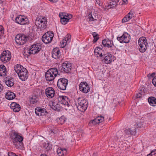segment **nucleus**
I'll return each instance as SVG.
<instances>
[{
    "mask_svg": "<svg viewBox=\"0 0 156 156\" xmlns=\"http://www.w3.org/2000/svg\"><path fill=\"white\" fill-rule=\"evenodd\" d=\"M5 83L7 86L9 87H12L14 84L13 80L12 78H6L5 80Z\"/></svg>",
    "mask_w": 156,
    "mask_h": 156,
    "instance_id": "32",
    "label": "nucleus"
},
{
    "mask_svg": "<svg viewBox=\"0 0 156 156\" xmlns=\"http://www.w3.org/2000/svg\"><path fill=\"white\" fill-rule=\"evenodd\" d=\"M51 108L53 110L57 111H59L62 109L61 107L59 104L55 102L53 103Z\"/></svg>",
    "mask_w": 156,
    "mask_h": 156,
    "instance_id": "33",
    "label": "nucleus"
},
{
    "mask_svg": "<svg viewBox=\"0 0 156 156\" xmlns=\"http://www.w3.org/2000/svg\"><path fill=\"white\" fill-rule=\"evenodd\" d=\"M92 35L94 37H99L98 35L96 32H94L92 33Z\"/></svg>",
    "mask_w": 156,
    "mask_h": 156,
    "instance_id": "47",
    "label": "nucleus"
},
{
    "mask_svg": "<svg viewBox=\"0 0 156 156\" xmlns=\"http://www.w3.org/2000/svg\"><path fill=\"white\" fill-rule=\"evenodd\" d=\"M23 68H24L21 65L19 64L16 65L14 67V70L15 72L18 74L21 71Z\"/></svg>",
    "mask_w": 156,
    "mask_h": 156,
    "instance_id": "34",
    "label": "nucleus"
},
{
    "mask_svg": "<svg viewBox=\"0 0 156 156\" xmlns=\"http://www.w3.org/2000/svg\"><path fill=\"white\" fill-rule=\"evenodd\" d=\"M41 49V46L39 44H34L31 45L28 53L29 54H35L39 52Z\"/></svg>",
    "mask_w": 156,
    "mask_h": 156,
    "instance_id": "13",
    "label": "nucleus"
},
{
    "mask_svg": "<svg viewBox=\"0 0 156 156\" xmlns=\"http://www.w3.org/2000/svg\"><path fill=\"white\" fill-rule=\"evenodd\" d=\"M102 51L101 48L99 47L96 48L94 50V55L97 57H102Z\"/></svg>",
    "mask_w": 156,
    "mask_h": 156,
    "instance_id": "26",
    "label": "nucleus"
},
{
    "mask_svg": "<svg viewBox=\"0 0 156 156\" xmlns=\"http://www.w3.org/2000/svg\"><path fill=\"white\" fill-rule=\"evenodd\" d=\"M40 156H48L46 154H44L41 155Z\"/></svg>",
    "mask_w": 156,
    "mask_h": 156,
    "instance_id": "56",
    "label": "nucleus"
},
{
    "mask_svg": "<svg viewBox=\"0 0 156 156\" xmlns=\"http://www.w3.org/2000/svg\"><path fill=\"white\" fill-rule=\"evenodd\" d=\"M3 89V86L0 83V92H1L2 90Z\"/></svg>",
    "mask_w": 156,
    "mask_h": 156,
    "instance_id": "50",
    "label": "nucleus"
},
{
    "mask_svg": "<svg viewBox=\"0 0 156 156\" xmlns=\"http://www.w3.org/2000/svg\"><path fill=\"white\" fill-rule=\"evenodd\" d=\"M149 75H148V77L149 76Z\"/></svg>",
    "mask_w": 156,
    "mask_h": 156,
    "instance_id": "63",
    "label": "nucleus"
},
{
    "mask_svg": "<svg viewBox=\"0 0 156 156\" xmlns=\"http://www.w3.org/2000/svg\"><path fill=\"white\" fill-rule=\"evenodd\" d=\"M60 21L62 24L65 25L69 21L68 19L64 17V18L62 19Z\"/></svg>",
    "mask_w": 156,
    "mask_h": 156,
    "instance_id": "38",
    "label": "nucleus"
},
{
    "mask_svg": "<svg viewBox=\"0 0 156 156\" xmlns=\"http://www.w3.org/2000/svg\"><path fill=\"white\" fill-rule=\"evenodd\" d=\"M59 17L60 18L61 20L65 17L66 13L63 12H60L59 14Z\"/></svg>",
    "mask_w": 156,
    "mask_h": 156,
    "instance_id": "40",
    "label": "nucleus"
},
{
    "mask_svg": "<svg viewBox=\"0 0 156 156\" xmlns=\"http://www.w3.org/2000/svg\"><path fill=\"white\" fill-rule=\"evenodd\" d=\"M13 145L17 148L22 149L23 147V137L18 133L13 132L11 135Z\"/></svg>",
    "mask_w": 156,
    "mask_h": 156,
    "instance_id": "1",
    "label": "nucleus"
},
{
    "mask_svg": "<svg viewBox=\"0 0 156 156\" xmlns=\"http://www.w3.org/2000/svg\"><path fill=\"white\" fill-rule=\"evenodd\" d=\"M65 18L68 19V21H69V20L72 18V16L71 14H68L66 13Z\"/></svg>",
    "mask_w": 156,
    "mask_h": 156,
    "instance_id": "42",
    "label": "nucleus"
},
{
    "mask_svg": "<svg viewBox=\"0 0 156 156\" xmlns=\"http://www.w3.org/2000/svg\"><path fill=\"white\" fill-rule=\"evenodd\" d=\"M76 106L78 109L82 112H85L88 107V102L87 100L83 97L77 98Z\"/></svg>",
    "mask_w": 156,
    "mask_h": 156,
    "instance_id": "2",
    "label": "nucleus"
},
{
    "mask_svg": "<svg viewBox=\"0 0 156 156\" xmlns=\"http://www.w3.org/2000/svg\"><path fill=\"white\" fill-rule=\"evenodd\" d=\"M65 121V120H63V122H64Z\"/></svg>",
    "mask_w": 156,
    "mask_h": 156,
    "instance_id": "61",
    "label": "nucleus"
},
{
    "mask_svg": "<svg viewBox=\"0 0 156 156\" xmlns=\"http://www.w3.org/2000/svg\"><path fill=\"white\" fill-rule=\"evenodd\" d=\"M136 130L135 127L132 126L130 128H127L124 130L125 134L128 136L135 135L136 133Z\"/></svg>",
    "mask_w": 156,
    "mask_h": 156,
    "instance_id": "19",
    "label": "nucleus"
},
{
    "mask_svg": "<svg viewBox=\"0 0 156 156\" xmlns=\"http://www.w3.org/2000/svg\"><path fill=\"white\" fill-rule=\"evenodd\" d=\"M142 123L141 122H138L137 123H136V124H135L133 126V127H135V129L136 130V129L137 128H141L143 127L142 126Z\"/></svg>",
    "mask_w": 156,
    "mask_h": 156,
    "instance_id": "37",
    "label": "nucleus"
},
{
    "mask_svg": "<svg viewBox=\"0 0 156 156\" xmlns=\"http://www.w3.org/2000/svg\"><path fill=\"white\" fill-rule=\"evenodd\" d=\"M57 152L59 156H63L64 155L66 154L67 151L65 148L62 149L60 147L58 148Z\"/></svg>",
    "mask_w": 156,
    "mask_h": 156,
    "instance_id": "28",
    "label": "nucleus"
},
{
    "mask_svg": "<svg viewBox=\"0 0 156 156\" xmlns=\"http://www.w3.org/2000/svg\"><path fill=\"white\" fill-rule=\"evenodd\" d=\"M35 113L38 116H41L45 115L47 113V111L45 109L41 107H37L35 109Z\"/></svg>",
    "mask_w": 156,
    "mask_h": 156,
    "instance_id": "20",
    "label": "nucleus"
},
{
    "mask_svg": "<svg viewBox=\"0 0 156 156\" xmlns=\"http://www.w3.org/2000/svg\"><path fill=\"white\" fill-rule=\"evenodd\" d=\"M92 156H97V153H94L92 155Z\"/></svg>",
    "mask_w": 156,
    "mask_h": 156,
    "instance_id": "55",
    "label": "nucleus"
},
{
    "mask_svg": "<svg viewBox=\"0 0 156 156\" xmlns=\"http://www.w3.org/2000/svg\"><path fill=\"white\" fill-rule=\"evenodd\" d=\"M139 50L140 52H145L147 48L148 43L147 40L145 37H140L138 40Z\"/></svg>",
    "mask_w": 156,
    "mask_h": 156,
    "instance_id": "5",
    "label": "nucleus"
},
{
    "mask_svg": "<svg viewBox=\"0 0 156 156\" xmlns=\"http://www.w3.org/2000/svg\"><path fill=\"white\" fill-rule=\"evenodd\" d=\"M4 31L3 27L0 25V36L4 34Z\"/></svg>",
    "mask_w": 156,
    "mask_h": 156,
    "instance_id": "43",
    "label": "nucleus"
},
{
    "mask_svg": "<svg viewBox=\"0 0 156 156\" xmlns=\"http://www.w3.org/2000/svg\"><path fill=\"white\" fill-rule=\"evenodd\" d=\"M0 4L2 5H5L6 4L5 0H0Z\"/></svg>",
    "mask_w": 156,
    "mask_h": 156,
    "instance_id": "46",
    "label": "nucleus"
},
{
    "mask_svg": "<svg viewBox=\"0 0 156 156\" xmlns=\"http://www.w3.org/2000/svg\"><path fill=\"white\" fill-rule=\"evenodd\" d=\"M117 40L121 43H128L129 42L130 39V35L127 33L125 32L122 36L120 37H118Z\"/></svg>",
    "mask_w": 156,
    "mask_h": 156,
    "instance_id": "10",
    "label": "nucleus"
},
{
    "mask_svg": "<svg viewBox=\"0 0 156 156\" xmlns=\"http://www.w3.org/2000/svg\"><path fill=\"white\" fill-rule=\"evenodd\" d=\"M54 35L53 32L48 31L42 36V40L45 44L50 43L52 41Z\"/></svg>",
    "mask_w": 156,
    "mask_h": 156,
    "instance_id": "7",
    "label": "nucleus"
},
{
    "mask_svg": "<svg viewBox=\"0 0 156 156\" xmlns=\"http://www.w3.org/2000/svg\"><path fill=\"white\" fill-rule=\"evenodd\" d=\"M89 20L90 21H94V20H97L94 19V18L92 17V16L91 15H90V16H89Z\"/></svg>",
    "mask_w": 156,
    "mask_h": 156,
    "instance_id": "48",
    "label": "nucleus"
},
{
    "mask_svg": "<svg viewBox=\"0 0 156 156\" xmlns=\"http://www.w3.org/2000/svg\"><path fill=\"white\" fill-rule=\"evenodd\" d=\"M62 43H63V45H64L63 47L64 46L66 45V43H65V42H64H64H62Z\"/></svg>",
    "mask_w": 156,
    "mask_h": 156,
    "instance_id": "59",
    "label": "nucleus"
},
{
    "mask_svg": "<svg viewBox=\"0 0 156 156\" xmlns=\"http://www.w3.org/2000/svg\"><path fill=\"white\" fill-rule=\"evenodd\" d=\"M95 3H97L98 4L99 6L101 5L100 1L99 0H96V1Z\"/></svg>",
    "mask_w": 156,
    "mask_h": 156,
    "instance_id": "51",
    "label": "nucleus"
},
{
    "mask_svg": "<svg viewBox=\"0 0 156 156\" xmlns=\"http://www.w3.org/2000/svg\"><path fill=\"white\" fill-rule=\"evenodd\" d=\"M104 58L102 60L107 64H109L112 61V56L111 54L109 53L104 55Z\"/></svg>",
    "mask_w": 156,
    "mask_h": 156,
    "instance_id": "21",
    "label": "nucleus"
},
{
    "mask_svg": "<svg viewBox=\"0 0 156 156\" xmlns=\"http://www.w3.org/2000/svg\"><path fill=\"white\" fill-rule=\"evenodd\" d=\"M155 73H152L150 75V76H151L152 77H153L155 76Z\"/></svg>",
    "mask_w": 156,
    "mask_h": 156,
    "instance_id": "53",
    "label": "nucleus"
},
{
    "mask_svg": "<svg viewBox=\"0 0 156 156\" xmlns=\"http://www.w3.org/2000/svg\"><path fill=\"white\" fill-rule=\"evenodd\" d=\"M61 55V53L59 48H56L53 49L52 52V56L53 58L56 59H58Z\"/></svg>",
    "mask_w": 156,
    "mask_h": 156,
    "instance_id": "22",
    "label": "nucleus"
},
{
    "mask_svg": "<svg viewBox=\"0 0 156 156\" xmlns=\"http://www.w3.org/2000/svg\"><path fill=\"white\" fill-rule=\"evenodd\" d=\"M104 118L103 116L97 117L95 119L91 120L89 122V124L92 126L100 123L104 120Z\"/></svg>",
    "mask_w": 156,
    "mask_h": 156,
    "instance_id": "18",
    "label": "nucleus"
},
{
    "mask_svg": "<svg viewBox=\"0 0 156 156\" xmlns=\"http://www.w3.org/2000/svg\"><path fill=\"white\" fill-rule=\"evenodd\" d=\"M141 90H140L139 93L136 94V97L137 98H140L142 96V94H141Z\"/></svg>",
    "mask_w": 156,
    "mask_h": 156,
    "instance_id": "44",
    "label": "nucleus"
},
{
    "mask_svg": "<svg viewBox=\"0 0 156 156\" xmlns=\"http://www.w3.org/2000/svg\"><path fill=\"white\" fill-rule=\"evenodd\" d=\"M30 101L31 103L34 104L37 103L38 101V97L37 95H34L29 98Z\"/></svg>",
    "mask_w": 156,
    "mask_h": 156,
    "instance_id": "30",
    "label": "nucleus"
},
{
    "mask_svg": "<svg viewBox=\"0 0 156 156\" xmlns=\"http://www.w3.org/2000/svg\"><path fill=\"white\" fill-rule=\"evenodd\" d=\"M58 100L59 102L61 104L66 106L67 107H69V98L65 96H59L58 98Z\"/></svg>",
    "mask_w": 156,
    "mask_h": 156,
    "instance_id": "12",
    "label": "nucleus"
},
{
    "mask_svg": "<svg viewBox=\"0 0 156 156\" xmlns=\"http://www.w3.org/2000/svg\"><path fill=\"white\" fill-rule=\"evenodd\" d=\"M16 22L18 24L24 25L29 22L27 18L23 15H20L15 18Z\"/></svg>",
    "mask_w": 156,
    "mask_h": 156,
    "instance_id": "11",
    "label": "nucleus"
},
{
    "mask_svg": "<svg viewBox=\"0 0 156 156\" xmlns=\"http://www.w3.org/2000/svg\"><path fill=\"white\" fill-rule=\"evenodd\" d=\"M68 84V80L65 78H61L58 80L57 86L58 88L62 90H65Z\"/></svg>",
    "mask_w": 156,
    "mask_h": 156,
    "instance_id": "8",
    "label": "nucleus"
},
{
    "mask_svg": "<svg viewBox=\"0 0 156 156\" xmlns=\"http://www.w3.org/2000/svg\"><path fill=\"white\" fill-rule=\"evenodd\" d=\"M133 17H134L133 12L131 11L122 20V23H124L127 22Z\"/></svg>",
    "mask_w": 156,
    "mask_h": 156,
    "instance_id": "24",
    "label": "nucleus"
},
{
    "mask_svg": "<svg viewBox=\"0 0 156 156\" xmlns=\"http://www.w3.org/2000/svg\"><path fill=\"white\" fill-rule=\"evenodd\" d=\"M58 1V0H51V2H52L55 3L57 2Z\"/></svg>",
    "mask_w": 156,
    "mask_h": 156,
    "instance_id": "54",
    "label": "nucleus"
},
{
    "mask_svg": "<svg viewBox=\"0 0 156 156\" xmlns=\"http://www.w3.org/2000/svg\"><path fill=\"white\" fill-rule=\"evenodd\" d=\"M28 39V37L26 35L20 34L16 36L15 41L18 45H22L25 43Z\"/></svg>",
    "mask_w": 156,
    "mask_h": 156,
    "instance_id": "6",
    "label": "nucleus"
},
{
    "mask_svg": "<svg viewBox=\"0 0 156 156\" xmlns=\"http://www.w3.org/2000/svg\"><path fill=\"white\" fill-rule=\"evenodd\" d=\"M11 53L9 51H4L0 56L1 61L4 63H6L9 61L11 58Z\"/></svg>",
    "mask_w": 156,
    "mask_h": 156,
    "instance_id": "9",
    "label": "nucleus"
},
{
    "mask_svg": "<svg viewBox=\"0 0 156 156\" xmlns=\"http://www.w3.org/2000/svg\"><path fill=\"white\" fill-rule=\"evenodd\" d=\"M13 154V156H18L16 155L15 153H13V154Z\"/></svg>",
    "mask_w": 156,
    "mask_h": 156,
    "instance_id": "58",
    "label": "nucleus"
},
{
    "mask_svg": "<svg viewBox=\"0 0 156 156\" xmlns=\"http://www.w3.org/2000/svg\"><path fill=\"white\" fill-rule=\"evenodd\" d=\"M152 83L154 86L156 87V76L153 78L152 80Z\"/></svg>",
    "mask_w": 156,
    "mask_h": 156,
    "instance_id": "45",
    "label": "nucleus"
},
{
    "mask_svg": "<svg viewBox=\"0 0 156 156\" xmlns=\"http://www.w3.org/2000/svg\"><path fill=\"white\" fill-rule=\"evenodd\" d=\"M99 37H94V39L93 40V42L94 43L96 42L99 39Z\"/></svg>",
    "mask_w": 156,
    "mask_h": 156,
    "instance_id": "49",
    "label": "nucleus"
},
{
    "mask_svg": "<svg viewBox=\"0 0 156 156\" xmlns=\"http://www.w3.org/2000/svg\"><path fill=\"white\" fill-rule=\"evenodd\" d=\"M10 108L15 112H18L20 109V106L16 102H12L11 104Z\"/></svg>",
    "mask_w": 156,
    "mask_h": 156,
    "instance_id": "25",
    "label": "nucleus"
},
{
    "mask_svg": "<svg viewBox=\"0 0 156 156\" xmlns=\"http://www.w3.org/2000/svg\"><path fill=\"white\" fill-rule=\"evenodd\" d=\"M148 101L150 105L153 106H156V99L153 97H151L148 98Z\"/></svg>",
    "mask_w": 156,
    "mask_h": 156,
    "instance_id": "31",
    "label": "nucleus"
},
{
    "mask_svg": "<svg viewBox=\"0 0 156 156\" xmlns=\"http://www.w3.org/2000/svg\"><path fill=\"white\" fill-rule=\"evenodd\" d=\"M44 147L46 148H47V147H46L45 146H44Z\"/></svg>",
    "mask_w": 156,
    "mask_h": 156,
    "instance_id": "60",
    "label": "nucleus"
},
{
    "mask_svg": "<svg viewBox=\"0 0 156 156\" xmlns=\"http://www.w3.org/2000/svg\"><path fill=\"white\" fill-rule=\"evenodd\" d=\"M62 119V117L60 118V119Z\"/></svg>",
    "mask_w": 156,
    "mask_h": 156,
    "instance_id": "62",
    "label": "nucleus"
},
{
    "mask_svg": "<svg viewBox=\"0 0 156 156\" xmlns=\"http://www.w3.org/2000/svg\"><path fill=\"white\" fill-rule=\"evenodd\" d=\"M61 67V69H60V67L59 68L60 70H61L62 72L67 73L70 71L71 68V65L70 63L66 62L62 64Z\"/></svg>",
    "mask_w": 156,
    "mask_h": 156,
    "instance_id": "15",
    "label": "nucleus"
},
{
    "mask_svg": "<svg viewBox=\"0 0 156 156\" xmlns=\"http://www.w3.org/2000/svg\"><path fill=\"white\" fill-rule=\"evenodd\" d=\"M58 129L56 128H55L54 126L51 127L48 129V131L50 133H53L54 134H56L57 132Z\"/></svg>",
    "mask_w": 156,
    "mask_h": 156,
    "instance_id": "35",
    "label": "nucleus"
},
{
    "mask_svg": "<svg viewBox=\"0 0 156 156\" xmlns=\"http://www.w3.org/2000/svg\"><path fill=\"white\" fill-rule=\"evenodd\" d=\"M65 41H69V40L71 38V35L69 34H68L66 35L65 37Z\"/></svg>",
    "mask_w": 156,
    "mask_h": 156,
    "instance_id": "41",
    "label": "nucleus"
},
{
    "mask_svg": "<svg viewBox=\"0 0 156 156\" xmlns=\"http://www.w3.org/2000/svg\"><path fill=\"white\" fill-rule=\"evenodd\" d=\"M147 156H156V150H154L150 154H148Z\"/></svg>",
    "mask_w": 156,
    "mask_h": 156,
    "instance_id": "39",
    "label": "nucleus"
},
{
    "mask_svg": "<svg viewBox=\"0 0 156 156\" xmlns=\"http://www.w3.org/2000/svg\"><path fill=\"white\" fill-rule=\"evenodd\" d=\"M13 152H9L8 153V156H13Z\"/></svg>",
    "mask_w": 156,
    "mask_h": 156,
    "instance_id": "52",
    "label": "nucleus"
},
{
    "mask_svg": "<svg viewBox=\"0 0 156 156\" xmlns=\"http://www.w3.org/2000/svg\"><path fill=\"white\" fill-rule=\"evenodd\" d=\"M79 89L80 91L84 93H87L90 91L89 86L86 82H81L79 86Z\"/></svg>",
    "mask_w": 156,
    "mask_h": 156,
    "instance_id": "16",
    "label": "nucleus"
},
{
    "mask_svg": "<svg viewBox=\"0 0 156 156\" xmlns=\"http://www.w3.org/2000/svg\"><path fill=\"white\" fill-rule=\"evenodd\" d=\"M124 3H127V0H122Z\"/></svg>",
    "mask_w": 156,
    "mask_h": 156,
    "instance_id": "57",
    "label": "nucleus"
},
{
    "mask_svg": "<svg viewBox=\"0 0 156 156\" xmlns=\"http://www.w3.org/2000/svg\"><path fill=\"white\" fill-rule=\"evenodd\" d=\"M55 91L51 87L47 88L45 90V94L46 96L50 98H52L54 96Z\"/></svg>",
    "mask_w": 156,
    "mask_h": 156,
    "instance_id": "17",
    "label": "nucleus"
},
{
    "mask_svg": "<svg viewBox=\"0 0 156 156\" xmlns=\"http://www.w3.org/2000/svg\"><path fill=\"white\" fill-rule=\"evenodd\" d=\"M102 44L105 47H112L113 45L112 41L108 39H104L102 41Z\"/></svg>",
    "mask_w": 156,
    "mask_h": 156,
    "instance_id": "23",
    "label": "nucleus"
},
{
    "mask_svg": "<svg viewBox=\"0 0 156 156\" xmlns=\"http://www.w3.org/2000/svg\"><path fill=\"white\" fill-rule=\"evenodd\" d=\"M18 75L20 80L22 81H25L28 78V72L25 68H23Z\"/></svg>",
    "mask_w": 156,
    "mask_h": 156,
    "instance_id": "14",
    "label": "nucleus"
},
{
    "mask_svg": "<svg viewBox=\"0 0 156 156\" xmlns=\"http://www.w3.org/2000/svg\"><path fill=\"white\" fill-rule=\"evenodd\" d=\"M116 5L117 2L113 0L108 5V6L109 8H112L114 7H115Z\"/></svg>",
    "mask_w": 156,
    "mask_h": 156,
    "instance_id": "36",
    "label": "nucleus"
},
{
    "mask_svg": "<svg viewBox=\"0 0 156 156\" xmlns=\"http://www.w3.org/2000/svg\"><path fill=\"white\" fill-rule=\"evenodd\" d=\"M7 73L6 69L4 65H0V76H4Z\"/></svg>",
    "mask_w": 156,
    "mask_h": 156,
    "instance_id": "29",
    "label": "nucleus"
},
{
    "mask_svg": "<svg viewBox=\"0 0 156 156\" xmlns=\"http://www.w3.org/2000/svg\"><path fill=\"white\" fill-rule=\"evenodd\" d=\"M47 19L44 17H37L35 22V25L37 27V28L43 29L46 28L47 27Z\"/></svg>",
    "mask_w": 156,
    "mask_h": 156,
    "instance_id": "4",
    "label": "nucleus"
},
{
    "mask_svg": "<svg viewBox=\"0 0 156 156\" xmlns=\"http://www.w3.org/2000/svg\"><path fill=\"white\" fill-rule=\"evenodd\" d=\"M16 97L15 94L13 92L10 91H8L5 94V97L7 99L12 100Z\"/></svg>",
    "mask_w": 156,
    "mask_h": 156,
    "instance_id": "27",
    "label": "nucleus"
},
{
    "mask_svg": "<svg viewBox=\"0 0 156 156\" xmlns=\"http://www.w3.org/2000/svg\"><path fill=\"white\" fill-rule=\"evenodd\" d=\"M58 73V71L56 68L49 69L45 73L46 80L48 81L53 80Z\"/></svg>",
    "mask_w": 156,
    "mask_h": 156,
    "instance_id": "3",
    "label": "nucleus"
}]
</instances>
